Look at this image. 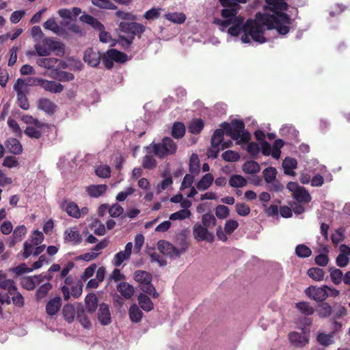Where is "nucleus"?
Masks as SVG:
<instances>
[{
    "instance_id": "59",
    "label": "nucleus",
    "mask_w": 350,
    "mask_h": 350,
    "mask_svg": "<svg viewBox=\"0 0 350 350\" xmlns=\"http://www.w3.org/2000/svg\"><path fill=\"white\" fill-rule=\"evenodd\" d=\"M161 10V8H151L144 13V17L146 20H155L160 16Z\"/></svg>"
},
{
    "instance_id": "56",
    "label": "nucleus",
    "mask_w": 350,
    "mask_h": 350,
    "mask_svg": "<svg viewBox=\"0 0 350 350\" xmlns=\"http://www.w3.org/2000/svg\"><path fill=\"white\" fill-rule=\"evenodd\" d=\"M33 269L27 267L25 263H21L18 266L12 268L11 271L14 273L16 276H19L23 273H30L33 271Z\"/></svg>"
},
{
    "instance_id": "3",
    "label": "nucleus",
    "mask_w": 350,
    "mask_h": 350,
    "mask_svg": "<svg viewBox=\"0 0 350 350\" xmlns=\"http://www.w3.org/2000/svg\"><path fill=\"white\" fill-rule=\"evenodd\" d=\"M224 133L234 140L241 142H247L250 137V133L245 130L243 121L234 120L230 123L224 122L221 124V129L215 130L211 137V147L207 152L209 158H217L220 151L219 146L222 142Z\"/></svg>"
},
{
    "instance_id": "52",
    "label": "nucleus",
    "mask_w": 350,
    "mask_h": 350,
    "mask_svg": "<svg viewBox=\"0 0 350 350\" xmlns=\"http://www.w3.org/2000/svg\"><path fill=\"white\" fill-rule=\"evenodd\" d=\"M52 288L51 283L47 282L41 285L36 291V298L41 299L44 298Z\"/></svg>"
},
{
    "instance_id": "64",
    "label": "nucleus",
    "mask_w": 350,
    "mask_h": 350,
    "mask_svg": "<svg viewBox=\"0 0 350 350\" xmlns=\"http://www.w3.org/2000/svg\"><path fill=\"white\" fill-rule=\"evenodd\" d=\"M124 209L118 203L113 204L109 208V214L112 217H118L120 215H121L123 213Z\"/></svg>"
},
{
    "instance_id": "57",
    "label": "nucleus",
    "mask_w": 350,
    "mask_h": 350,
    "mask_svg": "<svg viewBox=\"0 0 350 350\" xmlns=\"http://www.w3.org/2000/svg\"><path fill=\"white\" fill-rule=\"evenodd\" d=\"M157 166L156 160L150 155H146L143 158L142 167L144 169L152 170Z\"/></svg>"
},
{
    "instance_id": "40",
    "label": "nucleus",
    "mask_w": 350,
    "mask_h": 350,
    "mask_svg": "<svg viewBox=\"0 0 350 350\" xmlns=\"http://www.w3.org/2000/svg\"><path fill=\"white\" fill-rule=\"evenodd\" d=\"M280 134L283 137L293 139L297 137L298 131L291 125H285L280 129Z\"/></svg>"
},
{
    "instance_id": "4",
    "label": "nucleus",
    "mask_w": 350,
    "mask_h": 350,
    "mask_svg": "<svg viewBox=\"0 0 350 350\" xmlns=\"http://www.w3.org/2000/svg\"><path fill=\"white\" fill-rule=\"evenodd\" d=\"M119 29L121 32L129 34L126 38L120 36V42L124 46H129L133 41L135 36L141 37L142 34L146 31V26L142 24L132 22H120L118 25Z\"/></svg>"
},
{
    "instance_id": "49",
    "label": "nucleus",
    "mask_w": 350,
    "mask_h": 350,
    "mask_svg": "<svg viewBox=\"0 0 350 350\" xmlns=\"http://www.w3.org/2000/svg\"><path fill=\"white\" fill-rule=\"evenodd\" d=\"M41 128H38L36 126H28L25 130V133L28 137L32 139H40L42 137V132L40 130Z\"/></svg>"
},
{
    "instance_id": "5",
    "label": "nucleus",
    "mask_w": 350,
    "mask_h": 350,
    "mask_svg": "<svg viewBox=\"0 0 350 350\" xmlns=\"http://www.w3.org/2000/svg\"><path fill=\"white\" fill-rule=\"evenodd\" d=\"M176 143L170 137H165L160 143H152L147 147L148 152L152 149L154 155L159 159H164L168 156L174 155L177 151Z\"/></svg>"
},
{
    "instance_id": "54",
    "label": "nucleus",
    "mask_w": 350,
    "mask_h": 350,
    "mask_svg": "<svg viewBox=\"0 0 350 350\" xmlns=\"http://www.w3.org/2000/svg\"><path fill=\"white\" fill-rule=\"evenodd\" d=\"M36 245L30 242L29 241H25L23 243L24 251L22 253V256L24 259L28 258L31 254H33L35 247Z\"/></svg>"
},
{
    "instance_id": "39",
    "label": "nucleus",
    "mask_w": 350,
    "mask_h": 350,
    "mask_svg": "<svg viewBox=\"0 0 350 350\" xmlns=\"http://www.w3.org/2000/svg\"><path fill=\"white\" fill-rule=\"evenodd\" d=\"M189 172L197 175L200 172V160L196 154H192L189 159Z\"/></svg>"
},
{
    "instance_id": "34",
    "label": "nucleus",
    "mask_w": 350,
    "mask_h": 350,
    "mask_svg": "<svg viewBox=\"0 0 350 350\" xmlns=\"http://www.w3.org/2000/svg\"><path fill=\"white\" fill-rule=\"evenodd\" d=\"M317 312L319 317L325 319L331 316L333 309L328 303L323 302L318 306Z\"/></svg>"
},
{
    "instance_id": "30",
    "label": "nucleus",
    "mask_w": 350,
    "mask_h": 350,
    "mask_svg": "<svg viewBox=\"0 0 350 350\" xmlns=\"http://www.w3.org/2000/svg\"><path fill=\"white\" fill-rule=\"evenodd\" d=\"M129 314L131 321L133 323L140 322L143 317V312L136 304L130 306Z\"/></svg>"
},
{
    "instance_id": "17",
    "label": "nucleus",
    "mask_w": 350,
    "mask_h": 350,
    "mask_svg": "<svg viewBox=\"0 0 350 350\" xmlns=\"http://www.w3.org/2000/svg\"><path fill=\"white\" fill-rule=\"evenodd\" d=\"M62 306V299L55 297L50 299L46 305V312L49 316H54L59 311Z\"/></svg>"
},
{
    "instance_id": "23",
    "label": "nucleus",
    "mask_w": 350,
    "mask_h": 350,
    "mask_svg": "<svg viewBox=\"0 0 350 350\" xmlns=\"http://www.w3.org/2000/svg\"><path fill=\"white\" fill-rule=\"evenodd\" d=\"M297 162L296 159L291 157H286L282 161V167L284 173L286 175L294 176L295 172L294 170L296 169Z\"/></svg>"
},
{
    "instance_id": "38",
    "label": "nucleus",
    "mask_w": 350,
    "mask_h": 350,
    "mask_svg": "<svg viewBox=\"0 0 350 350\" xmlns=\"http://www.w3.org/2000/svg\"><path fill=\"white\" fill-rule=\"evenodd\" d=\"M44 29L53 31L57 35H62L63 30L59 27L54 18H51L48 19L43 25Z\"/></svg>"
},
{
    "instance_id": "53",
    "label": "nucleus",
    "mask_w": 350,
    "mask_h": 350,
    "mask_svg": "<svg viewBox=\"0 0 350 350\" xmlns=\"http://www.w3.org/2000/svg\"><path fill=\"white\" fill-rule=\"evenodd\" d=\"M53 78L59 81L66 82L73 80L75 77L74 75L71 72L64 70H59L56 72V76L53 77Z\"/></svg>"
},
{
    "instance_id": "27",
    "label": "nucleus",
    "mask_w": 350,
    "mask_h": 350,
    "mask_svg": "<svg viewBox=\"0 0 350 350\" xmlns=\"http://www.w3.org/2000/svg\"><path fill=\"white\" fill-rule=\"evenodd\" d=\"M6 146L9 151L14 154H20L23 152L21 142L15 138H10L6 142Z\"/></svg>"
},
{
    "instance_id": "1",
    "label": "nucleus",
    "mask_w": 350,
    "mask_h": 350,
    "mask_svg": "<svg viewBox=\"0 0 350 350\" xmlns=\"http://www.w3.org/2000/svg\"><path fill=\"white\" fill-rule=\"evenodd\" d=\"M266 3L265 13L258 12L255 20H247L241 25L242 42L250 43V37L260 44L265 42V30H275L282 36L289 32L291 19L288 14L280 12L288 9L284 0H266Z\"/></svg>"
},
{
    "instance_id": "2",
    "label": "nucleus",
    "mask_w": 350,
    "mask_h": 350,
    "mask_svg": "<svg viewBox=\"0 0 350 350\" xmlns=\"http://www.w3.org/2000/svg\"><path fill=\"white\" fill-rule=\"evenodd\" d=\"M224 9L221 10L222 18H215L214 23L219 29L224 31L227 30L229 35L237 37L241 33V25L244 18L237 15L240 3H245L246 0H219Z\"/></svg>"
},
{
    "instance_id": "60",
    "label": "nucleus",
    "mask_w": 350,
    "mask_h": 350,
    "mask_svg": "<svg viewBox=\"0 0 350 350\" xmlns=\"http://www.w3.org/2000/svg\"><path fill=\"white\" fill-rule=\"evenodd\" d=\"M202 220L203 226H206V228L213 227L216 224V219L215 216L211 213L204 214Z\"/></svg>"
},
{
    "instance_id": "47",
    "label": "nucleus",
    "mask_w": 350,
    "mask_h": 350,
    "mask_svg": "<svg viewBox=\"0 0 350 350\" xmlns=\"http://www.w3.org/2000/svg\"><path fill=\"white\" fill-rule=\"evenodd\" d=\"M92 3L95 6L101 9L116 10L117 6L110 1V0H92Z\"/></svg>"
},
{
    "instance_id": "63",
    "label": "nucleus",
    "mask_w": 350,
    "mask_h": 350,
    "mask_svg": "<svg viewBox=\"0 0 350 350\" xmlns=\"http://www.w3.org/2000/svg\"><path fill=\"white\" fill-rule=\"evenodd\" d=\"M129 258L130 257H129L126 254L120 251L114 256L112 260V264L116 267H119L125 260Z\"/></svg>"
},
{
    "instance_id": "45",
    "label": "nucleus",
    "mask_w": 350,
    "mask_h": 350,
    "mask_svg": "<svg viewBox=\"0 0 350 350\" xmlns=\"http://www.w3.org/2000/svg\"><path fill=\"white\" fill-rule=\"evenodd\" d=\"M296 308L304 314L309 316L314 312V308L306 301H300L296 304Z\"/></svg>"
},
{
    "instance_id": "33",
    "label": "nucleus",
    "mask_w": 350,
    "mask_h": 350,
    "mask_svg": "<svg viewBox=\"0 0 350 350\" xmlns=\"http://www.w3.org/2000/svg\"><path fill=\"white\" fill-rule=\"evenodd\" d=\"M243 171L245 174H254L260 172L259 164L254 161H247L243 165Z\"/></svg>"
},
{
    "instance_id": "28",
    "label": "nucleus",
    "mask_w": 350,
    "mask_h": 350,
    "mask_svg": "<svg viewBox=\"0 0 350 350\" xmlns=\"http://www.w3.org/2000/svg\"><path fill=\"white\" fill-rule=\"evenodd\" d=\"M138 303L141 308L144 311L150 312L154 308V304L150 298L143 293L139 295Z\"/></svg>"
},
{
    "instance_id": "29",
    "label": "nucleus",
    "mask_w": 350,
    "mask_h": 350,
    "mask_svg": "<svg viewBox=\"0 0 350 350\" xmlns=\"http://www.w3.org/2000/svg\"><path fill=\"white\" fill-rule=\"evenodd\" d=\"M85 308L88 312L93 313L96 311V309L98 306V299L95 294L90 293L88 294L85 299Z\"/></svg>"
},
{
    "instance_id": "26",
    "label": "nucleus",
    "mask_w": 350,
    "mask_h": 350,
    "mask_svg": "<svg viewBox=\"0 0 350 350\" xmlns=\"http://www.w3.org/2000/svg\"><path fill=\"white\" fill-rule=\"evenodd\" d=\"M117 290L126 299H130L134 293V287L125 282H120L117 287Z\"/></svg>"
},
{
    "instance_id": "46",
    "label": "nucleus",
    "mask_w": 350,
    "mask_h": 350,
    "mask_svg": "<svg viewBox=\"0 0 350 350\" xmlns=\"http://www.w3.org/2000/svg\"><path fill=\"white\" fill-rule=\"evenodd\" d=\"M295 254L299 258H308L311 256V249L304 244L297 245L295 247Z\"/></svg>"
},
{
    "instance_id": "20",
    "label": "nucleus",
    "mask_w": 350,
    "mask_h": 350,
    "mask_svg": "<svg viewBox=\"0 0 350 350\" xmlns=\"http://www.w3.org/2000/svg\"><path fill=\"white\" fill-rule=\"evenodd\" d=\"M107 186L104 184L92 185L86 187L85 191L92 198H98L103 196L107 191Z\"/></svg>"
},
{
    "instance_id": "36",
    "label": "nucleus",
    "mask_w": 350,
    "mask_h": 350,
    "mask_svg": "<svg viewBox=\"0 0 350 350\" xmlns=\"http://www.w3.org/2000/svg\"><path fill=\"white\" fill-rule=\"evenodd\" d=\"M165 19L176 24H182L186 20V16L182 12L167 13L164 15Z\"/></svg>"
},
{
    "instance_id": "48",
    "label": "nucleus",
    "mask_w": 350,
    "mask_h": 350,
    "mask_svg": "<svg viewBox=\"0 0 350 350\" xmlns=\"http://www.w3.org/2000/svg\"><path fill=\"white\" fill-rule=\"evenodd\" d=\"M329 272L332 282L336 285L340 284L342 281V271L339 269L330 268Z\"/></svg>"
},
{
    "instance_id": "62",
    "label": "nucleus",
    "mask_w": 350,
    "mask_h": 350,
    "mask_svg": "<svg viewBox=\"0 0 350 350\" xmlns=\"http://www.w3.org/2000/svg\"><path fill=\"white\" fill-rule=\"evenodd\" d=\"M34 277H25L21 280V284L23 287L28 291H31L35 288L36 283L34 281Z\"/></svg>"
},
{
    "instance_id": "8",
    "label": "nucleus",
    "mask_w": 350,
    "mask_h": 350,
    "mask_svg": "<svg viewBox=\"0 0 350 350\" xmlns=\"http://www.w3.org/2000/svg\"><path fill=\"white\" fill-rule=\"evenodd\" d=\"M287 189L292 192L293 198L298 202L308 203L311 201V196L303 187H300L297 183L290 182L287 185Z\"/></svg>"
},
{
    "instance_id": "32",
    "label": "nucleus",
    "mask_w": 350,
    "mask_h": 350,
    "mask_svg": "<svg viewBox=\"0 0 350 350\" xmlns=\"http://www.w3.org/2000/svg\"><path fill=\"white\" fill-rule=\"evenodd\" d=\"M107 57L113 59L114 62L118 63H124L127 60V56L126 54L116 50L111 49L108 50L107 52Z\"/></svg>"
},
{
    "instance_id": "16",
    "label": "nucleus",
    "mask_w": 350,
    "mask_h": 350,
    "mask_svg": "<svg viewBox=\"0 0 350 350\" xmlns=\"http://www.w3.org/2000/svg\"><path fill=\"white\" fill-rule=\"evenodd\" d=\"M61 61L55 57L40 58L37 60V64L49 70H56L60 67Z\"/></svg>"
},
{
    "instance_id": "14",
    "label": "nucleus",
    "mask_w": 350,
    "mask_h": 350,
    "mask_svg": "<svg viewBox=\"0 0 350 350\" xmlns=\"http://www.w3.org/2000/svg\"><path fill=\"white\" fill-rule=\"evenodd\" d=\"M101 59V54L98 51L89 48L85 51L83 60L89 66L96 67L99 65Z\"/></svg>"
},
{
    "instance_id": "19",
    "label": "nucleus",
    "mask_w": 350,
    "mask_h": 350,
    "mask_svg": "<svg viewBox=\"0 0 350 350\" xmlns=\"http://www.w3.org/2000/svg\"><path fill=\"white\" fill-rule=\"evenodd\" d=\"M291 343L297 347H302L308 342V338L304 334L291 332L288 335Z\"/></svg>"
},
{
    "instance_id": "35",
    "label": "nucleus",
    "mask_w": 350,
    "mask_h": 350,
    "mask_svg": "<svg viewBox=\"0 0 350 350\" xmlns=\"http://www.w3.org/2000/svg\"><path fill=\"white\" fill-rule=\"evenodd\" d=\"M247 180L239 174H234L229 179V185L234 188L243 187L247 185Z\"/></svg>"
},
{
    "instance_id": "7",
    "label": "nucleus",
    "mask_w": 350,
    "mask_h": 350,
    "mask_svg": "<svg viewBox=\"0 0 350 350\" xmlns=\"http://www.w3.org/2000/svg\"><path fill=\"white\" fill-rule=\"evenodd\" d=\"M158 249L164 255L174 259L180 257L181 254L186 252L187 244L184 242L180 248H177L166 241H159L158 242Z\"/></svg>"
},
{
    "instance_id": "55",
    "label": "nucleus",
    "mask_w": 350,
    "mask_h": 350,
    "mask_svg": "<svg viewBox=\"0 0 350 350\" xmlns=\"http://www.w3.org/2000/svg\"><path fill=\"white\" fill-rule=\"evenodd\" d=\"M191 213L188 209H182L170 215V219L172 220L184 219L189 218Z\"/></svg>"
},
{
    "instance_id": "11",
    "label": "nucleus",
    "mask_w": 350,
    "mask_h": 350,
    "mask_svg": "<svg viewBox=\"0 0 350 350\" xmlns=\"http://www.w3.org/2000/svg\"><path fill=\"white\" fill-rule=\"evenodd\" d=\"M305 293L311 299L319 302L323 301L328 297L325 285L321 287L310 286L305 290Z\"/></svg>"
},
{
    "instance_id": "58",
    "label": "nucleus",
    "mask_w": 350,
    "mask_h": 350,
    "mask_svg": "<svg viewBox=\"0 0 350 350\" xmlns=\"http://www.w3.org/2000/svg\"><path fill=\"white\" fill-rule=\"evenodd\" d=\"M221 157L226 161L234 162L239 159L240 155L235 151L226 150L222 153Z\"/></svg>"
},
{
    "instance_id": "37",
    "label": "nucleus",
    "mask_w": 350,
    "mask_h": 350,
    "mask_svg": "<svg viewBox=\"0 0 350 350\" xmlns=\"http://www.w3.org/2000/svg\"><path fill=\"white\" fill-rule=\"evenodd\" d=\"M185 133V126L183 123L176 122L172 129V135L176 139L182 138Z\"/></svg>"
},
{
    "instance_id": "41",
    "label": "nucleus",
    "mask_w": 350,
    "mask_h": 350,
    "mask_svg": "<svg viewBox=\"0 0 350 350\" xmlns=\"http://www.w3.org/2000/svg\"><path fill=\"white\" fill-rule=\"evenodd\" d=\"M307 273L310 278L316 281H322L325 276V271L319 267L310 268Z\"/></svg>"
},
{
    "instance_id": "44",
    "label": "nucleus",
    "mask_w": 350,
    "mask_h": 350,
    "mask_svg": "<svg viewBox=\"0 0 350 350\" xmlns=\"http://www.w3.org/2000/svg\"><path fill=\"white\" fill-rule=\"evenodd\" d=\"M277 174V170L273 167H267L262 172L265 180L267 183H273L275 180Z\"/></svg>"
},
{
    "instance_id": "24",
    "label": "nucleus",
    "mask_w": 350,
    "mask_h": 350,
    "mask_svg": "<svg viewBox=\"0 0 350 350\" xmlns=\"http://www.w3.org/2000/svg\"><path fill=\"white\" fill-rule=\"evenodd\" d=\"M214 181V176L211 173L205 174L201 179L196 183V189L200 191L208 189Z\"/></svg>"
},
{
    "instance_id": "18",
    "label": "nucleus",
    "mask_w": 350,
    "mask_h": 350,
    "mask_svg": "<svg viewBox=\"0 0 350 350\" xmlns=\"http://www.w3.org/2000/svg\"><path fill=\"white\" fill-rule=\"evenodd\" d=\"M38 108L46 113L53 115L57 109V105L49 98H40L38 103Z\"/></svg>"
},
{
    "instance_id": "42",
    "label": "nucleus",
    "mask_w": 350,
    "mask_h": 350,
    "mask_svg": "<svg viewBox=\"0 0 350 350\" xmlns=\"http://www.w3.org/2000/svg\"><path fill=\"white\" fill-rule=\"evenodd\" d=\"M62 313L64 319L68 323H71L74 321L75 317V310L72 305H65L63 308Z\"/></svg>"
},
{
    "instance_id": "21",
    "label": "nucleus",
    "mask_w": 350,
    "mask_h": 350,
    "mask_svg": "<svg viewBox=\"0 0 350 350\" xmlns=\"http://www.w3.org/2000/svg\"><path fill=\"white\" fill-rule=\"evenodd\" d=\"M31 81V79H18L13 87L14 91L16 92V94H27L29 92V87L34 84Z\"/></svg>"
},
{
    "instance_id": "31",
    "label": "nucleus",
    "mask_w": 350,
    "mask_h": 350,
    "mask_svg": "<svg viewBox=\"0 0 350 350\" xmlns=\"http://www.w3.org/2000/svg\"><path fill=\"white\" fill-rule=\"evenodd\" d=\"M0 288L4 290H7L8 293L10 295L14 294L17 290L14 280L10 279H5L4 275L0 279Z\"/></svg>"
},
{
    "instance_id": "51",
    "label": "nucleus",
    "mask_w": 350,
    "mask_h": 350,
    "mask_svg": "<svg viewBox=\"0 0 350 350\" xmlns=\"http://www.w3.org/2000/svg\"><path fill=\"white\" fill-rule=\"evenodd\" d=\"M95 173L100 178H109L111 176V168L107 165H100L96 168Z\"/></svg>"
},
{
    "instance_id": "43",
    "label": "nucleus",
    "mask_w": 350,
    "mask_h": 350,
    "mask_svg": "<svg viewBox=\"0 0 350 350\" xmlns=\"http://www.w3.org/2000/svg\"><path fill=\"white\" fill-rule=\"evenodd\" d=\"M203 128L204 122L201 119H194L189 124L188 130L192 134H198Z\"/></svg>"
},
{
    "instance_id": "50",
    "label": "nucleus",
    "mask_w": 350,
    "mask_h": 350,
    "mask_svg": "<svg viewBox=\"0 0 350 350\" xmlns=\"http://www.w3.org/2000/svg\"><path fill=\"white\" fill-rule=\"evenodd\" d=\"M317 340L321 345L327 346L332 344L334 342L333 334L320 333L318 334Z\"/></svg>"
},
{
    "instance_id": "15",
    "label": "nucleus",
    "mask_w": 350,
    "mask_h": 350,
    "mask_svg": "<svg viewBox=\"0 0 350 350\" xmlns=\"http://www.w3.org/2000/svg\"><path fill=\"white\" fill-rule=\"evenodd\" d=\"M97 317L102 325H108L111 323V312L107 304L105 303L100 304Z\"/></svg>"
},
{
    "instance_id": "10",
    "label": "nucleus",
    "mask_w": 350,
    "mask_h": 350,
    "mask_svg": "<svg viewBox=\"0 0 350 350\" xmlns=\"http://www.w3.org/2000/svg\"><path fill=\"white\" fill-rule=\"evenodd\" d=\"M33 80L35 85H40L46 92L59 94L64 90V86L55 81H49L42 78H35Z\"/></svg>"
},
{
    "instance_id": "13",
    "label": "nucleus",
    "mask_w": 350,
    "mask_h": 350,
    "mask_svg": "<svg viewBox=\"0 0 350 350\" xmlns=\"http://www.w3.org/2000/svg\"><path fill=\"white\" fill-rule=\"evenodd\" d=\"M204 226L199 223H196L193 228V233L194 238L198 241L206 240L212 241L213 240V235L209 232Z\"/></svg>"
},
{
    "instance_id": "9",
    "label": "nucleus",
    "mask_w": 350,
    "mask_h": 350,
    "mask_svg": "<svg viewBox=\"0 0 350 350\" xmlns=\"http://www.w3.org/2000/svg\"><path fill=\"white\" fill-rule=\"evenodd\" d=\"M61 208L66 212L69 216L76 219L88 215L89 211L88 207L85 206L80 209L75 202L67 200L62 203Z\"/></svg>"
},
{
    "instance_id": "6",
    "label": "nucleus",
    "mask_w": 350,
    "mask_h": 350,
    "mask_svg": "<svg viewBox=\"0 0 350 350\" xmlns=\"http://www.w3.org/2000/svg\"><path fill=\"white\" fill-rule=\"evenodd\" d=\"M61 48L60 42L51 38H44L35 44L36 53L39 56H48L53 51Z\"/></svg>"
},
{
    "instance_id": "12",
    "label": "nucleus",
    "mask_w": 350,
    "mask_h": 350,
    "mask_svg": "<svg viewBox=\"0 0 350 350\" xmlns=\"http://www.w3.org/2000/svg\"><path fill=\"white\" fill-rule=\"evenodd\" d=\"M64 239L66 243H70L74 245H79L82 242V237L76 226L68 228L64 231Z\"/></svg>"
},
{
    "instance_id": "22",
    "label": "nucleus",
    "mask_w": 350,
    "mask_h": 350,
    "mask_svg": "<svg viewBox=\"0 0 350 350\" xmlns=\"http://www.w3.org/2000/svg\"><path fill=\"white\" fill-rule=\"evenodd\" d=\"M80 21L90 25L94 30L105 29L104 25L97 18L91 15L83 14L80 16Z\"/></svg>"
},
{
    "instance_id": "61",
    "label": "nucleus",
    "mask_w": 350,
    "mask_h": 350,
    "mask_svg": "<svg viewBox=\"0 0 350 350\" xmlns=\"http://www.w3.org/2000/svg\"><path fill=\"white\" fill-rule=\"evenodd\" d=\"M115 15L122 20L131 21H135L137 20V17L136 15L131 12H124L121 10H117L115 13Z\"/></svg>"
},
{
    "instance_id": "25",
    "label": "nucleus",
    "mask_w": 350,
    "mask_h": 350,
    "mask_svg": "<svg viewBox=\"0 0 350 350\" xmlns=\"http://www.w3.org/2000/svg\"><path fill=\"white\" fill-rule=\"evenodd\" d=\"M135 280L142 286L148 284L152 282V275L146 271H136L134 273Z\"/></svg>"
}]
</instances>
